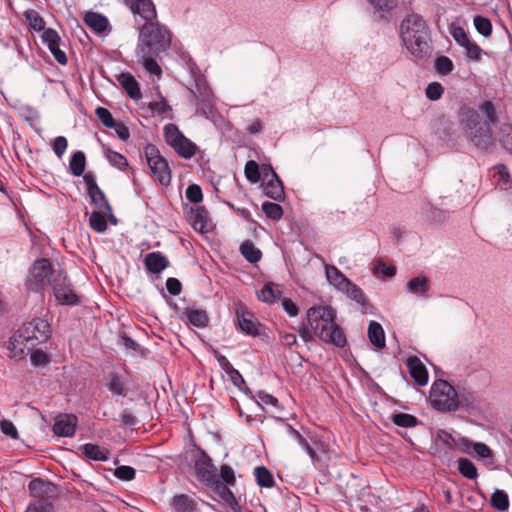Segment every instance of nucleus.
<instances>
[{
	"instance_id": "nucleus-1",
	"label": "nucleus",
	"mask_w": 512,
	"mask_h": 512,
	"mask_svg": "<svg viewBox=\"0 0 512 512\" xmlns=\"http://www.w3.org/2000/svg\"><path fill=\"white\" fill-rule=\"evenodd\" d=\"M459 123L467 139L478 149L488 150L494 145L492 126L498 121L494 103L484 100L475 109L468 105L460 107Z\"/></svg>"
},
{
	"instance_id": "nucleus-2",
	"label": "nucleus",
	"mask_w": 512,
	"mask_h": 512,
	"mask_svg": "<svg viewBox=\"0 0 512 512\" xmlns=\"http://www.w3.org/2000/svg\"><path fill=\"white\" fill-rule=\"evenodd\" d=\"M136 56L143 67L151 74L160 76L162 69L157 63L168 51L172 42L170 30L155 20L139 25Z\"/></svg>"
},
{
	"instance_id": "nucleus-3",
	"label": "nucleus",
	"mask_w": 512,
	"mask_h": 512,
	"mask_svg": "<svg viewBox=\"0 0 512 512\" xmlns=\"http://www.w3.org/2000/svg\"><path fill=\"white\" fill-rule=\"evenodd\" d=\"M335 318V311L325 305H314L307 310V322L314 335L324 343L343 348L347 344L346 335Z\"/></svg>"
},
{
	"instance_id": "nucleus-4",
	"label": "nucleus",
	"mask_w": 512,
	"mask_h": 512,
	"mask_svg": "<svg viewBox=\"0 0 512 512\" xmlns=\"http://www.w3.org/2000/svg\"><path fill=\"white\" fill-rule=\"evenodd\" d=\"M400 36L415 59H425L430 55L429 28L422 16L414 13L408 15L401 22Z\"/></svg>"
},
{
	"instance_id": "nucleus-5",
	"label": "nucleus",
	"mask_w": 512,
	"mask_h": 512,
	"mask_svg": "<svg viewBox=\"0 0 512 512\" xmlns=\"http://www.w3.org/2000/svg\"><path fill=\"white\" fill-rule=\"evenodd\" d=\"M471 399V396H460L448 381L442 379L433 382L429 393L431 406L441 412L455 411L460 404L467 406Z\"/></svg>"
},
{
	"instance_id": "nucleus-6",
	"label": "nucleus",
	"mask_w": 512,
	"mask_h": 512,
	"mask_svg": "<svg viewBox=\"0 0 512 512\" xmlns=\"http://www.w3.org/2000/svg\"><path fill=\"white\" fill-rule=\"evenodd\" d=\"M50 336V324L42 318H34L18 329L15 340L29 349L46 342Z\"/></svg>"
},
{
	"instance_id": "nucleus-7",
	"label": "nucleus",
	"mask_w": 512,
	"mask_h": 512,
	"mask_svg": "<svg viewBox=\"0 0 512 512\" xmlns=\"http://www.w3.org/2000/svg\"><path fill=\"white\" fill-rule=\"evenodd\" d=\"M57 270L52 268L50 261L47 258H40L33 262L29 268L26 280L25 288L31 292H42L49 280L53 278V275Z\"/></svg>"
},
{
	"instance_id": "nucleus-8",
	"label": "nucleus",
	"mask_w": 512,
	"mask_h": 512,
	"mask_svg": "<svg viewBox=\"0 0 512 512\" xmlns=\"http://www.w3.org/2000/svg\"><path fill=\"white\" fill-rule=\"evenodd\" d=\"M49 286L58 304L76 306L80 303V296L75 293L67 272L64 269H58L56 271L53 278L49 280Z\"/></svg>"
},
{
	"instance_id": "nucleus-9",
	"label": "nucleus",
	"mask_w": 512,
	"mask_h": 512,
	"mask_svg": "<svg viewBox=\"0 0 512 512\" xmlns=\"http://www.w3.org/2000/svg\"><path fill=\"white\" fill-rule=\"evenodd\" d=\"M144 154L154 180L161 186H169L172 179L171 169L159 149L153 144H147L144 148Z\"/></svg>"
},
{
	"instance_id": "nucleus-10",
	"label": "nucleus",
	"mask_w": 512,
	"mask_h": 512,
	"mask_svg": "<svg viewBox=\"0 0 512 512\" xmlns=\"http://www.w3.org/2000/svg\"><path fill=\"white\" fill-rule=\"evenodd\" d=\"M197 479L206 487L217 489L219 479L216 474V467L211 457L201 448H198V454L194 460Z\"/></svg>"
},
{
	"instance_id": "nucleus-11",
	"label": "nucleus",
	"mask_w": 512,
	"mask_h": 512,
	"mask_svg": "<svg viewBox=\"0 0 512 512\" xmlns=\"http://www.w3.org/2000/svg\"><path fill=\"white\" fill-rule=\"evenodd\" d=\"M191 93L199 106L198 113L208 116L214 109V94L209 87L207 80L203 75H197L194 78V84L190 88Z\"/></svg>"
},
{
	"instance_id": "nucleus-12",
	"label": "nucleus",
	"mask_w": 512,
	"mask_h": 512,
	"mask_svg": "<svg viewBox=\"0 0 512 512\" xmlns=\"http://www.w3.org/2000/svg\"><path fill=\"white\" fill-rule=\"evenodd\" d=\"M125 5L136 17V23H148L158 19L157 10L152 0H124Z\"/></svg>"
},
{
	"instance_id": "nucleus-13",
	"label": "nucleus",
	"mask_w": 512,
	"mask_h": 512,
	"mask_svg": "<svg viewBox=\"0 0 512 512\" xmlns=\"http://www.w3.org/2000/svg\"><path fill=\"white\" fill-rule=\"evenodd\" d=\"M41 40L44 45L47 46L55 60L61 64H67V56L66 53L60 49L61 37L58 32L53 28H47L42 32Z\"/></svg>"
},
{
	"instance_id": "nucleus-14",
	"label": "nucleus",
	"mask_w": 512,
	"mask_h": 512,
	"mask_svg": "<svg viewBox=\"0 0 512 512\" xmlns=\"http://www.w3.org/2000/svg\"><path fill=\"white\" fill-rule=\"evenodd\" d=\"M182 321L197 328H205L209 324V315L206 310L198 308L195 304L184 307L179 314Z\"/></svg>"
},
{
	"instance_id": "nucleus-15",
	"label": "nucleus",
	"mask_w": 512,
	"mask_h": 512,
	"mask_svg": "<svg viewBox=\"0 0 512 512\" xmlns=\"http://www.w3.org/2000/svg\"><path fill=\"white\" fill-rule=\"evenodd\" d=\"M78 419L74 414H59L52 427L58 437H73L76 433Z\"/></svg>"
},
{
	"instance_id": "nucleus-16",
	"label": "nucleus",
	"mask_w": 512,
	"mask_h": 512,
	"mask_svg": "<svg viewBox=\"0 0 512 512\" xmlns=\"http://www.w3.org/2000/svg\"><path fill=\"white\" fill-rule=\"evenodd\" d=\"M29 495L35 500L48 499L56 495L58 487L56 484L41 478H34L28 484Z\"/></svg>"
},
{
	"instance_id": "nucleus-17",
	"label": "nucleus",
	"mask_w": 512,
	"mask_h": 512,
	"mask_svg": "<svg viewBox=\"0 0 512 512\" xmlns=\"http://www.w3.org/2000/svg\"><path fill=\"white\" fill-rule=\"evenodd\" d=\"M186 219L197 232L205 233L210 229L208 212L203 206L190 207Z\"/></svg>"
},
{
	"instance_id": "nucleus-18",
	"label": "nucleus",
	"mask_w": 512,
	"mask_h": 512,
	"mask_svg": "<svg viewBox=\"0 0 512 512\" xmlns=\"http://www.w3.org/2000/svg\"><path fill=\"white\" fill-rule=\"evenodd\" d=\"M259 326L260 323L258 321L253 320V315L240 307L236 310V328L240 332L250 335L257 336L259 335Z\"/></svg>"
},
{
	"instance_id": "nucleus-19",
	"label": "nucleus",
	"mask_w": 512,
	"mask_h": 512,
	"mask_svg": "<svg viewBox=\"0 0 512 512\" xmlns=\"http://www.w3.org/2000/svg\"><path fill=\"white\" fill-rule=\"evenodd\" d=\"M410 377L418 386H425L428 383V371L425 365L417 356H409L405 360Z\"/></svg>"
},
{
	"instance_id": "nucleus-20",
	"label": "nucleus",
	"mask_w": 512,
	"mask_h": 512,
	"mask_svg": "<svg viewBox=\"0 0 512 512\" xmlns=\"http://www.w3.org/2000/svg\"><path fill=\"white\" fill-rule=\"evenodd\" d=\"M261 187L267 197L279 202L284 200V185L277 174H273L271 178L263 179Z\"/></svg>"
},
{
	"instance_id": "nucleus-21",
	"label": "nucleus",
	"mask_w": 512,
	"mask_h": 512,
	"mask_svg": "<svg viewBox=\"0 0 512 512\" xmlns=\"http://www.w3.org/2000/svg\"><path fill=\"white\" fill-rule=\"evenodd\" d=\"M341 292L344 293L349 299L356 302L361 307L363 313L367 314L372 312V304L368 301L361 288H359L353 282L350 281V283Z\"/></svg>"
},
{
	"instance_id": "nucleus-22",
	"label": "nucleus",
	"mask_w": 512,
	"mask_h": 512,
	"mask_svg": "<svg viewBox=\"0 0 512 512\" xmlns=\"http://www.w3.org/2000/svg\"><path fill=\"white\" fill-rule=\"evenodd\" d=\"M144 265L148 272L159 274L168 267L169 261L160 252H150L144 258Z\"/></svg>"
},
{
	"instance_id": "nucleus-23",
	"label": "nucleus",
	"mask_w": 512,
	"mask_h": 512,
	"mask_svg": "<svg viewBox=\"0 0 512 512\" xmlns=\"http://www.w3.org/2000/svg\"><path fill=\"white\" fill-rule=\"evenodd\" d=\"M117 80L121 84L122 88L126 91L127 95L134 100H139L142 97V93L137 80L130 73H121Z\"/></svg>"
},
{
	"instance_id": "nucleus-24",
	"label": "nucleus",
	"mask_w": 512,
	"mask_h": 512,
	"mask_svg": "<svg viewBox=\"0 0 512 512\" xmlns=\"http://www.w3.org/2000/svg\"><path fill=\"white\" fill-rule=\"evenodd\" d=\"M105 386L113 394L125 397L127 395L126 383L123 377L117 372H109L106 376Z\"/></svg>"
},
{
	"instance_id": "nucleus-25",
	"label": "nucleus",
	"mask_w": 512,
	"mask_h": 512,
	"mask_svg": "<svg viewBox=\"0 0 512 512\" xmlns=\"http://www.w3.org/2000/svg\"><path fill=\"white\" fill-rule=\"evenodd\" d=\"M325 273L328 282L339 291L350 283V280L334 265L326 264Z\"/></svg>"
},
{
	"instance_id": "nucleus-26",
	"label": "nucleus",
	"mask_w": 512,
	"mask_h": 512,
	"mask_svg": "<svg viewBox=\"0 0 512 512\" xmlns=\"http://www.w3.org/2000/svg\"><path fill=\"white\" fill-rule=\"evenodd\" d=\"M84 22L96 33L106 31L109 26L107 17L97 12H87L84 17Z\"/></svg>"
},
{
	"instance_id": "nucleus-27",
	"label": "nucleus",
	"mask_w": 512,
	"mask_h": 512,
	"mask_svg": "<svg viewBox=\"0 0 512 512\" xmlns=\"http://www.w3.org/2000/svg\"><path fill=\"white\" fill-rule=\"evenodd\" d=\"M86 458L93 461H107L109 459V450L102 448L97 444L86 443L80 448Z\"/></svg>"
},
{
	"instance_id": "nucleus-28",
	"label": "nucleus",
	"mask_w": 512,
	"mask_h": 512,
	"mask_svg": "<svg viewBox=\"0 0 512 512\" xmlns=\"http://www.w3.org/2000/svg\"><path fill=\"white\" fill-rule=\"evenodd\" d=\"M368 338L371 344L377 349H382L386 345L384 330L382 326L376 321H371L369 323Z\"/></svg>"
},
{
	"instance_id": "nucleus-29",
	"label": "nucleus",
	"mask_w": 512,
	"mask_h": 512,
	"mask_svg": "<svg viewBox=\"0 0 512 512\" xmlns=\"http://www.w3.org/2000/svg\"><path fill=\"white\" fill-rule=\"evenodd\" d=\"M430 288L429 279L426 276H418L410 279L406 284V290L409 293L425 295Z\"/></svg>"
},
{
	"instance_id": "nucleus-30",
	"label": "nucleus",
	"mask_w": 512,
	"mask_h": 512,
	"mask_svg": "<svg viewBox=\"0 0 512 512\" xmlns=\"http://www.w3.org/2000/svg\"><path fill=\"white\" fill-rule=\"evenodd\" d=\"M281 295V291L278 285L274 283L265 284L258 292L257 297L260 301L272 304L274 303Z\"/></svg>"
},
{
	"instance_id": "nucleus-31",
	"label": "nucleus",
	"mask_w": 512,
	"mask_h": 512,
	"mask_svg": "<svg viewBox=\"0 0 512 512\" xmlns=\"http://www.w3.org/2000/svg\"><path fill=\"white\" fill-rule=\"evenodd\" d=\"M285 427L287 429V432L290 436H292L299 445L307 452V454L310 456L313 462H316L319 460L318 454L316 451L309 445L308 441L300 434L298 430L293 428L292 425L285 423Z\"/></svg>"
},
{
	"instance_id": "nucleus-32",
	"label": "nucleus",
	"mask_w": 512,
	"mask_h": 512,
	"mask_svg": "<svg viewBox=\"0 0 512 512\" xmlns=\"http://www.w3.org/2000/svg\"><path fill=\"white\" fill-rule=\"evenodd\" d=\"M242 256L250 263L254 264L261 260L262 252L255 246L251 240H245L240 245Z\"/></svg>"
},
{
	"instance_id": "nucleus-33",
	"label": "nucleus",
	"mask_w": 512,
	"mask_h": 512,
	"mask_svg": "<svg viewBox=\"0 0 512 512\" xmlns=\"http://www.w3.org/2000/svg\"><path fill=\"white\" fill-rule=\"evenodd\" d=\"M172 148L184 159L192 158L197 150V146L185 136Z\"/></svg>"
},
{
	"instance_id": "nucleus-34",
	"label": "nucleus",
	"mask_w": 512,
	"mask_h": 512,
	"mask_svg": "<svg viewBox=\"0 0 512 512\" xmlns=\"http://www.w3.org/2000/svg\"><path fill=\"white\" fill-rule=\"evenodd\" d=\"M24 17L29 30L36 32L45 30V21L37 11L29 9L24 12Z\"/></svg>"
},
{
	"instance_id": "nucleus-35",
	"label": "nucleus",
	"mask_w": 512,
	"mask_h": 512,
	"mask_svg": "<svg viewBox=\"0 0 512 512\" xmlns=\"http://www.w3.org/2000/svg\"><path fill=\"white\" fill-rule=\"evenodd\" d=\"M86 167V156L82 151H76L70 159L69 169L72 175L79 177L83 175Z\"/></svg>"
},
{
	"instance_id": "nucleus-36",
	"label": "nucleus",
	"mask_w": 512,
	"mask_h": 512,
	"mask_svg": "<svg viewBox=\"0 0 512 512\" xmlns=\"http://www.w3.org/2000/svg\"><path fill=\"white\" fill-rule=\"evenodd\" d=\"M104 156L113 167L124 170L128 167V161L124 155L116 152L109 147H104Z\"/></svg>"
},
{
	"instance_id": "nucleus-37",
	"label": "nucleus",
	"mask_w": 512,
	"mask_h": 512,
	"mask_svg": "<svg viewBox=\"0 0 512 512\" xmlns=\"http://www.w3.org/2000/svg\"><path fill=\"white\" fill-rule=\"evenodd\" d=\"M91 199V203L100 211V212H110L111 205L108 202L104 192L98 188L93 192L87 193Z\"/></svg>"
},
{
	"instance_id": "nucleus-38",
	"label": "nucleus",
	"mask_w": 512,
	"mask_h": 512,
	"mask_svg": "<svg viewBox=\"0 0 512 512\" xmlns=\"http://www.w3.org/2000/svg\"><path fill=\"white\" fill-rule=\"evenodd\" d=\"M256 482L259 486L271 488L274 485V478L271 472L264 466H258L254 469Z\"/></svg>"
},
{
	"instance_id": "nucleus-39",
	"label": "nucleus",
	"mask_w": 512,
	"mask_h": 512,
	"mask_svg": "<svg viewBox=\"0 0 512 512\" xmlns=\"http://www.w3.org/2000/svg\"><path fill=\"white\" fill-rule=\"evenodd\" d=\"M458 471L465 478L474 480L478 477V472L475 464L467 458H459L457 460Z\"/></svg>"
},
{
	"instance_id": "nucleus-40",
	"label": "nucleus",
	"mask_w": 512,
	"mask_h": 512,
	"mask_svg": "<svg viewBox=\"0 0 512 512\" xmlns=\"http://www.w3.org/2000/svg\"><path fill=\"white\" fill-rule=\"evenodd\" d=\"M183 137L184 134L175 124L169 123L164 126V139L170 147L177 145Z\"/></svg>"
},
{
	"instance_id": "nucleus-41",
	"label": "nucleus",
	"mask_w": 512,
	"mask_h": 512,
	"mask_svg": "<svg viewBox=\"0 0 512 512\" xmlns=\"http://www.w3.org/2000/svg\"><path fill=\"white\" fill-rule=\"evenodd\" d=\"M391 419L395 425L404 428H412L419 424L418 418L408 413H395Z\"/></svg>"
},
{
	"instance_id": "nucleus-42",
	"label": "nucleus",
	"mask_w": 512,
	"mask_h": 512,
	"mask_svg": "<svg viewBox=\"0 0 512 512\" xmlns=\"http://www.w3.org/2000/svg\"><path fill=\"white\" fill-rule=\"evenodd\" d=\"M89 226L97 233H103L107 230V220L105 215L99 210L93 211L89 217Z\"/></svg>"
},
{
	"instance_id": "nucleus-43",
	"label": "nucleus",
	"mask_w": 512,
	"mask_h": 512,
	"mask_svg": "<svg viewBox=\"0 0 512 512\" xmlns=\"http://www.w3.org/2000/svg\"><path fill=\"white\" fill-rule=\"evenodd\" d=\"M493 508L498 511H506L509 508V497L504 490H495L490 499Z\"/></svg>"
},
{
	"instance_id": "nucleus-44",
	"label": "nucleus",
	"mask_w": 512,
	"mask_h": 512,
	"mask_svg": "<svg viewBox=\"0 0 512 512\" xmlns=\"http://www.w3.org/2000/svg\"><path fill=\"white\" fill-rule=\"evenodd\" d=\"M463 451L469 453V449L472 448L473 451L481 458H488L492 455L491 449L484 443L478 442L473 443L467 439L463 440Z\"/></svg>"
},
{
	"instance_id": "nucleus-45",
	"label": "nucleus",
	"mask_w": 512,
	"mask_h": 512,
	"mask_svg": "<svg viewBox=\"0 0 512 512\" xmlns=\"http://www.w3.org/2000/svg\"><path fill=\"white\" fill-rule=\"evenodd\" d=\"M172 505L176 512H192L194 510V502L185 494L174 496Z\"/></svg>"
},
{
	"instance_id": "nucleus-46",
	"label": "nucleus",
	"mask_w": 512,
	"mask_h": 512,
	"mask_svg": "<svg viewBox=\"0 0 512 512\" xmlns=\"http://www.w3.org/2000/svg\"><path fill=\"white\" fill-rule=\"evenodd\" d=\"M434 68L438 74L447 76L454 69L452 60L447 56H438L434 61Z\"/></svg>"
},
{
	"instance_id": "nucleus-47",
	"label": "nucleus",
	"mask_w": 512,
	"mask_h": 512,
	"mask_svg": "<svg viewBox=\"0 0 512 512\" xmlns=\"http://www.w3.org/2000/svg\"><path fill=\"white\" fill-rule=\"evenodd\" d=\"M473 24L479 34L486 38L491 36L492 23L487 17L477 15L473 19Z\"/></svg>"
},
{
	"instance_id": "nucleus-48",
	"label": "nucleus",
	"mask_w": 512,
	"mask_h": 512,
	"mask_svg": "<svg viewBox=\"0 0 512 512\" xmlns=\"http://www.w3.org/2000/svg\"><path fill=\"white\" fill-rule=\"evenodd\" d=\"M244 173L246 176V179L251 183H257L261 179V173L259 165L254 160H249L245 164Z\"/></svg>"
},
{
	"instance_id": "nucleus-49",
	"label": "nucleus",
	"mask_w": 512,
	"mask_h": 512,
	"mask_svg": "<svg viewBox=\"0 0 512 512\" xmlns=\"http://www.w3.org/2000/svg\"><path fill=\"white\" fill-rule=\"evenodd\" d=\"M148 108L152 111V113L157 114L162 117H168V115L172 111L171 106L168 104L166 99L162 96L159 101L150 102L148 104Z\"/></svg>"
},
{
	"instance_id": "nucleus-50",
	"label": "nucleus",
	"mask_w": 512,
	"mask_h": 512,
	"mask_svg": "<svg viewBox=\"0 0 512 512\" xmlns=\"http://www.w3.org/2000/svg\"><path fill=\"white\" fill-rule=\"evenodd\" d=\"M262 211L267 218L271 220H280L283 215V209L278 203L264 202L262 204Z\"/></svg>"
},
{
	"instance_id": "nucleus-51",
	"label": "nucleus",
	"mask_w": 512,
	"mask_h": 512,
	"mask_svg": "<svg viewBox=\"0 0 512 512\" xmlns=\"http://www.w3.org/2000/svg\"><path fill=\"white\" fill-rule=\"evenodd\" d=\"M461 47L465 49L466 56L473 61H480L485 54L484 50L471 39Z\"/></svg>"
},
{
	"instance_id": "nucleus-52",
	"label": "nucleus",
	"mask_w": 512,
	"mask_h": 512,
	"mask_svg": "<svg viewBox=\"0 0 512 512\" xmlns=\"http://www.w3.org/2000/svg\"><path fill=\"white\" fill-rule=\"evenodd\" d=\"M53 504L49 499L31 501L25 512H52Z\"/></svg>"
},
{
	"instance_id": "nucleus-53",
	"label": "nucleus",
	"mask_w": 512,
	"mask_h": 512,
	"mask_svg": "<svg viewBox=\"0 0 512 512\" xmlns=\"http://www.w3.org/2000/svg\"><path fill=\"white\" fill-rule=\"evenodd\" d=\"M443 93L444 87L439 82H431L425 89V95L431 101L439 100Z\"/></svg>"
},
{
	"instance_id": "nucleus-54",
	"label": "nucleus",
	"mask_w": 512,
	"mask_h": 512,
	"mask_svg": "<svg viewBox=\"0 0 512 512\" xmlns=\"http://www.w3.org/2000/svg\"><path fill=\"white\" fill-rule=\"evenodd\" d=\"M256 397L258 399L257 403L261 406H273L275 408H282L278 399L274 397L273 395L265 392V391H258L256 394Z\"/></svg>"
},
{
	"instance_id": "nucleus-55",
	"label": "nucleus",
	"mask_w": 512,
	"mask_h": 512,
	"mask_svg": "<svg viewBox=\"0 0 512 512\" xmlns=\"http://www.w3.org/2000/svg\"><path fill=\"white\" fill-rule=\"evenodd\" d=\"M136 471L133 467L122 465L114 470V476L123 481H131L135 478Z\"/></svg>"
},
{
	"instance_id": "nucleus-56",
	"label": "nucleus",
	"mask_w": 512,
	"mask_h": 512,
	"mask_svg": "<svg viewBox=\"0 0 512 512\" xmlns=\"http://www.w3.org/2000/svg\"><path fill=\"white\" fill-rule=\"evenodd\" d=\"M95 114L105 127L112 128L115 125V120L107 108L97 107Z\"/></svg>"
},
{
	"instance_id": "nucleus-57",
	"label": "nucleus",
	"mask_w": 512,
	"mask_h": 512,
	"mask_svg": "<svg viewBox=\"0 0 512 512\" xmlns=\"http://www.w3.org/2000/svg\"><path fill=\"white\" fill-rule=\"evenodd\" d=\"M186 198L192 203H199L203 199L202 189L197 184H191L186 189Z\"/></svg>"
},
{
	"instance_id": "nucleus-58",
	"label": "nucleus",
	"mask_w": 512,
	"mask_h": 512,
	"mask_svg": "<svg viewBox=\"0 0 512 512\" xmlns=\"http://www.w3.org/2000/svg\"><path fill=\"white\" fill-rule=\"evenodd\" d=\"M220 478L226 485H234L236 483L235 472L233 468L227 464L221 466Z\"/></svg>"
},
{
	"instance_id": "nucleus-59",
	"label": "nucleus",
	"mask_w": 512,
	"mask_h": 512,
	"mask_svg": "<svg viewBox=\"0 0 512 512\" xmlns=\"http://www.w3.org/2000/svg\"><path fill=\"white\" fill-rule=\"evenodd\" d=\"M67 147L68 142L64 136H58L52 142L53 151L59 159L63 157Z\"/></svg>"
},
{
	"instance_id": "nucleus-60",
	"label": "nucleus",
	"mask_w": 512,
	"mask_h": 512,
	"mask_svg": "<svg viewBox=\"0 0 512 512\" xmlns=\"http://www.w3.org/2000/svg\"><path fill=\"white\" fill-rule=\"evenodd\" d=\"M0 429L3 434L11 437L12 439H18L19 434L15 425L9 420H2L0 422Z\"/></svg>"
},
{
	"instance_id": "nucleus-61",
	"label": "nucleus",
	"mask_w": 512,
	"mask_h": 512,
	"mask_svg": "<svg viewBox=\"0 0 512 512\" xmlns=\"http://www.w3.org/2000/svg\"><path fill=\"white\" fill-rule=\"evenodd\" d=\"M451 35L459 46H462L463 44L467 43L470 40L464 28L460 26L454 27L451 30Z\"/></svg>"
},
{
	"instance_id": "nucleus-62",
	"label": "nucleus",
	"mask_w": 512,
	"mask_h": 512,
	"mask_svg": "<svg viewBox=\"0 0 512 512\" xmlns=\"http://www.w3.org/2000/svg\"><path fill=\"white\" fill-rule=\"evenodd\" d=\"M211 351L213 353L214 358L217 360L218 364L220 365L221 369L224 370L225 373L227 374L233 368V365L231 364V362L227 359L226 356L221 354L215 348H212Z\"/></svg>"
},
{
	"instance_id": "nucleus-63",
	"label": "nucleus",
	"mask_w": 512,
	"mask_h": 512,
	"mask_svg": "<svg viewBox=\"0 0 512 512\" xmlns=\"http://www.w3.org/2000/svg\"><path fill=\"white\" fill-rule=\"evenodd\" d=\"M278 336L280 338L281 344L285 347L290 348L297 343V337L294 333L278 330Z\"/></svg>"
},
{
	"instance_id": "nucleus-64",
	"label": "nucleus",
	"mask_w": 512,
	"mask_h": 512,
	"mask_svg": "<svg viewBox=\"0 0 512 512\" xmlns=\"http://www.w3.org/2000/svg\"><path fill=\"white\" fill-rule=\"evenodd\" d=\"M166 288L171 295L176 296L181 293L182 284L177 278L169 277L166 280Z\"/></svg>"
}]
</instances>
